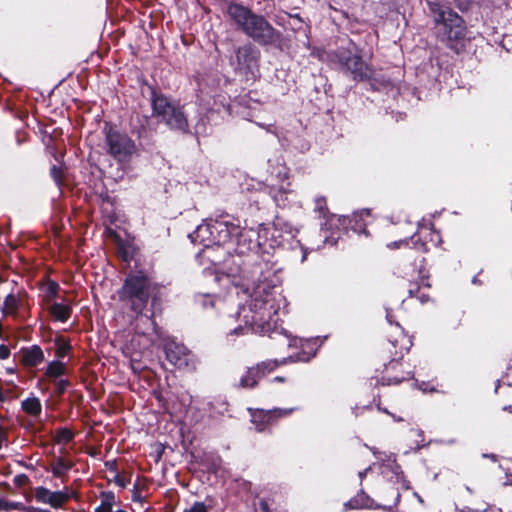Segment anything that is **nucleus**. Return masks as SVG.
Returning a JSON list of instances; mask_svg holds the SVG:
<instances>
[{
  "label": "nucleus",
  "instance_id": "obj_29",
  "mask_svg": "<svg viewBox=\"0 0 512 512\" xmlns=\"http://www.w3.org/2000/svg\"><path fill=\"white\" fill-rule=\"evenodd\" d=\"M20 503L0 499V511L18 510Z\"/></svg>",
  "mask_w": 512,
  "mask_h": 512
},
{
  "label": "nucleus",
  "instance_id": "obj_2",
  "mask_svg": "<svg viewBox=\"0 0 512 512\" xmlns=\"http://www.w3.org/2000/svg\"><path fill=\"white\" fill-rule=\"evenodd\" d=\"M153 283L142 272L130 273L126 277L123 286L118 291V297L123 307L134 312L139 322H144L146 327L141 328L136 324V334L131 340V344L140 346L141 339L144 343L140 349H146L155 341L154 336L158 335L157 325L151 316H143L142 312L148 304L153 291Z\"/></svg>",
  "mask_w": 512,
  "mask_h": 512
},
{
  "label": "nucleus",
  "instance_id": "obj_64",
  "mask_svg": "<svg viewBox=\"0 0 512 512\" xmlns=\"http://www.w3.org/2000/svg\"><path fill=\"white\" fill-rule=\"evenodd\" d=\"M112 512H127V511L122 510V509H118V510H116V511H112Z\"/></svg>",
  "mask_w": 512,
  "mask_h": 512
},
{
  "label": "nucleus",
  "instance_id": "obj_18",
  "mask_svg": "<svg viewBox=\"0 0 512 512\" xmlns=\"http://www.w3.org/2000/svg\"><path fill=\"white\" fill-rule=\"evenodd\" d=\"M49 312L55 320L65 322L70 317L71 309L67 305L54 302L50 305Z\"/></svg>",
  "mask_w": 512,
  "mask_h": 512
},
{
  "label": "nucleus",
  "instance_id": "obj_17",
  "mask_svg": "<svg viewBox=\"0 0 512 512\" xmlns=\"http://www.w3.org/2000/svg\"><path fill=\"white\" fill-rule=\"evenodd\" d=\"M286 362V358H283L282 360L268 359L258 363L254 368L259 371V377L261 380L264 376L274 371L279 365L285 364Z\"/></svg>",
  "mask_w": 512,
  "mask_h": 512
},
{
  "label": "nucleus",
  "instance_id": "obj_63",
  "mask_svg": "<svg viewBox=\"0 0 512 512\" xmlns=\"http://www.w3.org/2000/svg\"><path fill=\"white\" fill-rule=\"evenodd\" d=\"M392 417L394 418L395 421H402V418H399V417H395L392 415Z\"/></svg>",
  "mask_w": 512,
  "mask_h": 512
},
{
  "label": "nucleus",
  "instance_id": "obj_35",
  "mask_svg": "<svg viewBox=\"0 0 512 512\" xmlns=\"http://www.w3.org/2000/svg\"><path fill=\"white\" fill-rule=\"evenodd\" d=\"M55 386H56V392L58 394H62V393L65 392V390L69 386V381L65 380V379L56 380L55 381Z\"/></svg>",
  "mask_w": 512,
  "mask_h": 512
},
{
  "label": "nucleus",
  "instance_id": "obj_43",
  "mask_svg": "<svg viewBox=\"0 0 512 512\" xmlns=\"http://www.w3.org/2000/svg\"><path fill=\"white\" fill-rule=\"evenodd\" d=\"M403 243H404V241H402V240L394 241V242L388 244V247L391 249L399 248ZM405 243H407V241H405Z\"/></svg>",
  "mask_w": 512,
  "mask_h": 512
},
{
  "label": "nucleus",
  "instance_id": "obj_59",
  "mask_svg": "<svg viewBox=\"0 0 512 512\" xmlns=\"http://www.w3.org/2000/svg\"><path fill=\"white\" fill-rule=\"evenodd\" d=\"M504 410H508V411H511V412H512V406H505V407H504Z\"/></svg>",
  "mask_w": 512,
  "mask_h": 512
},
{
  "label": "nucleus",
  "instance_id": "obj_4",
  "mask_svg": "<svg viewBox=\"0 0 512 512\" xmlns=\"http://www.w3.org/2000/svg\"><path fill=\"white\" fill-rule=\"evenodd\" d=\"M151 105L153 115L170 129L183 133L188 132L189 125L183 106L170 101L167 97L156 93L154 90L151 92Z\"/></svg>",
  "mask_w": 512,
  "mask_h": 512
},
{
  "label": "nucleus",
  "instance_id": "obj_7",
  "mask_svg": "<svg viewBox=\"0 0 512 512\" xmlns=\"http://www.w3.org/2000/svg\"><path fill=\"white\" fill-rule=\"evenodd\" d=\"M105 144L107 152L118 162L127 163L136 152V144L127 134L111 127H105Z\"/></svg>",
  "mask_w": 512,
  "mask_h": 512
},
{
  "label": "nucleus",
  "instance_id": "obj_28",
  "mask_svg": "<svg viewBox=\"0 0 512 512\" xmlns=\"http://www.w3.org/2000/svg\"><path fill=\"white\" fill-rule=\"evenodd\" d=\"M257 242H258V246L255 247V248H249V238H246V241L242 242L241 244L240 243H237V245L239 246V250L241 253H244L245 250H248V251H257L259 248H260V241H259V235H258V232L256 231V236L254 238Z\"/></svg>",
  "mask_w": 512,
  "mask_h": 512
},
{
  "label": "nucleus",
  "instance_id": "obj_34",
  "mask_svg": "<svg viewBox=\"0 0 512 512\" xmlns=\"http://www.w3.org/2000/svg\"><path fill=\"white\" fill-rule=\"evenodd\" d=\"M288 16L293 20L292 29L301 30L303 28L304 22L298 14H295V15L289 14Z\"/></svg>",
  "mask_w": 512,
  "mask_h": 512
},
{
  "label": "nucleus",
  "instance_id": "obj_55",
  "mask_svg": "<svg viewBox=\"0 0 512 512\" xmlns=\"http://www.w3.org/2000/svg\"><path fill=\"white\" fill-rule=\"evenodd\" d=\"M477 511H478V510H472V509H470V508H468V507H466V508H464V509L462 510V512H477Z\"/></svg>",
  "mask_w": 512,
  "mask_h": 512
},
{
  "label": "nucleus",
  "instance_id": "obj_36",
  "mask_svg": "<svg viewBox=\"0 0 512 512\" xmlns=\"http://www.w3.org/2000/svg\"><path fill=\"white\" fill-rule=\"evenodd\" d=\"M315 208L320 213H323L326 210V200L324 197H317L315 199Z\"/></svg>",
  "mask_w": 512,
  "mask_h": 512
},
{
  "label": "nucleus",
  "instance_id": "obj_44",
  "mask_svg": "<svg viewBox=\"0 0 512 512\" xmlns=\"http://www.w3.org/2000/svg\"><path fill=\"white\" fill-rule=\"evenodd\" d=\"M57 289H58V285L55 284V283H51L50 286H49V292L51 294V296H54L57 292Z\"/></svg>",
  "mask_w": 512,
  "mask_h": 512
},
{
  "label": "nucleus",
  "instance_id": "obj_49",
  "mask_svg": "<svg viewBox=\"0 0 512 512\" xmlns=\"http://www.w3.org/2000/svg\"><path fill=\"white\" fill-rule=\"evenodd\" d=\"M301 251H302L301 262H304V261L306 260L307 250H306V249H304V248L301 246Z\"/></svg>",
  "mask_w": 512,
  "mask_h": 512
},
{
  "label": "nucleus",
  "instance_id": "obj_45",
  "mask_svg": "<svg viewBox=\"0 0 512 512\" xmlns=\"http://www.w3.org/2000/svg\"><path fill=\"white\" fill-rule=\"evenodd\" d=\"M416 297L420 300L421 303H425L428 301V295L422 293L421 295H416Z\"/></svg>",
  "mask_w": 512,
  "mask_h": 512
},
{
  "label": "nucleus",
  "instance_id": "obj_61",
  "mask_svg": "<svg viewBox=\"0 0 512 512\" xmlns=\"http://www.w3.org/2000/svg\"><path fill=\"white\" fill-rule=\"evenodd\" d=\"M5 397L4 395L2 394V392H0V402L4 401Z\"/></svg>",
  "mask_w": 512,
  "mask_h": 512
},
{
  "label": "nucleus",
  "instance_id": "obj_25",
  "mask_svg": "<svg viewBox=\"0 0 512 512\" xmlns=\"http://www.w3.org/2000/svg\"><path fill=\"white\" fill-rule=\"evenodd\" d=\"M35 499L39 503L50 505L51 491L45 487H37L35 489Z\"/></svg>",
  "mask_w": 512,
  "mask_h": 512
},
{
  "label": "nucleus",
  "instance_id": "obj_26",
  "mask_svg": "<svg viewBox=\"0 0 512 512\" xmlns=\"http://www.w3.org/2000/svg\"><path fill=\"white\" fill-rule=\"evenodd\" d=\"M275 231H283L291 238L295 237L298 233V229L293 227L290 223L282 222L281 220H277L275 223Z\"/></svg>",
  "mask_w": 512,
  "mask_h": 512
},
{
  "label": "nucleus",
  "instance_id": "obj_56",
  "mask_svg": "<svg viewBox=\"0 0 512 512\" xmlns=\"http://www.w3.org/2000/svg\"><path fill=\"white\" fill-rule=\"evenodd\" d=\"M378 410H380L386 414L392 415L387 409H382L379 405H378Z\"/></svg>",
  "mask_w": 512,
  "mask_h": 512
},
{
  "label": "nucleus",
  "instance_id": "obj_1",
  "mask_svg": "<svg viewBox=\"0 0 512 512\" xmlns=\"http://www.w3.org/2000/svg\"><path fill=\"white\" fill-rule=\"evenodd\" d=\"M212 224L215 257H220V265L213 270L214 281L230 292L235 291L236 295L241 290L249 298L240 304L237 312L240 323L229 334H270L280 308L285 305V298L277 290L282 281L278 270L267 261L245 263L242 267L239 256H229L222 261L227 254L222 246L233 238L240 244L249 238V248L257 247L256 230L241 228L239 220L235 222L227 217L212 220Z\"/></svg>",
  "mask_w": 512,
  "mask_h": 512
},
{
  "label": "nucleus",
  "instance_id": "obj_11",
  "mask_svg": "<svg viewBox=\"0 0 512 512\" xmlns=\"http://www.w3.org/2000/svg\"><path fill=\"white\" fill-rule=\"evenodd\" d=\"M338 58L340 63L351 72L355 80H364L370 77V69L359 55L340 49Z\"/></svg>",
  "mask_w": 512,
  "mask_h": 512
},
{
  "label": "nucleus",
  "instance_id": "obj_41",
  "mask_svg": "<svg viewBox=\"0 0 512 512\" xmlns=\"http://www.w3.org/2000/svg\"><path fill=\"white\" fill-rule=\"evenodd\" d=\"M7 441V434L6 431L0 427V449L3 447V445L6 444Z\"/></svg>",
  "mask_w": 512,
  "mask_h": 512
},
{
  "label": "nucleus",
  "instance_id": "obj_53",
  "mask_svg": "<svg viewBox=\"0 0 512 512\" xmlns=\"http://www.w3.org/2000/svg\"><path fill=\"white\" fill-rule=\"evenodd\" d=\"M483 457H489L491 458L493 461L496 460V456L494 454H491V455H488V454H483Z\"/></svg>",
  "mask_w": 512,
  "mask_h": 512
},
{
  "label": "nucleus",
  "instance_id": "obj_23",
  "mask_svg": "<svg viewBox=\"0 0 512 512\" xmlns=\"http://www.w3.org/2000/svg\"><path fill=\"white\" fill-rule=\"evenodd\" d=\"M72 468V463L70 461L64 460L62 458L57 459L53 466V473L57 476H62L66 472H68Z\"/></svg>",
  "mask_w": 512,
  "mask_h": 512
},
{
  "label": "nucleus",
  "instance_id": "obj_54",
  "mask_svg": "<svg viewBox=\"0 0 512 512\" xmlns=\"http://www.w3.org/2000/svg\"><path fill=\"white\" fill-rule=\"evenodd\" d=\"M273 381H277V382H283L284 381V378L283 377H280V376H277L273 379Z\"/></svg>",
  "mask_w": 512,
  "mask_h": 512
},
{
  "label": "nucleus",
  "instance_id": "obj_15",
  "mask_svg": "<svg viewBox=\"0 0 512 512\" xmlns=\"http://www.w3.org/2000/svg\"><path fill=\"white\" fill-rule=\"evenodd\" d=\"M21 354L22 361L27 366H36L41 363L44 358L43 351L37 345L22 349Z\"/></svg>",
  "mask_w": 512,
  "mask_h": 512
},
{
  "label": "nucleus",
  "instance_id": "obj_58",
  "mask_svg": "<svg viewBox=\"0 0 512 512\" xmlns=\"http://www.w3.org/2000/svg\"><path fill=\"white\" fill-rule=\"evenodd\" d=\"M386 318L389 321V323H392L391 316H390V314L388 312L386 314Z\"/></svg>",
  "mask_w": 512,
  "mask_h": 512
},
{
  "label": "nucleus",
  "instance_id": "obj_24",
  "mask_svg": "<svg viewBox=\"0 0 512 512\" xmlns=\"http://www.w3.org/2000/svg\"><path fill=\"white\" fill-rule=\"evenodd\" d=\"M388 472L392 473L393 476L391 478L395 477L396 479H398L400 474L402 473L400 470V466L395 463V459H389L387 464H383L382 474L384 476H387Z\"/></svg>",
  "mask_w": 512,
  "mask_h": 512
},
{
  "label": "nucleus",
  "instance_id": "obj_40",
  "mask_svg": "<svg viewBox=\"0 0 512 512\" xmlns=\"http://www.w3.org/2000/svg\"><path fill=\"white\" fill-rule=\"evenodd\" d=\"M69 349V345L65 342H63L61 345H59V348H58V351H57V354L59 357H63L66 352L68 351Z\"/></svg>",
  "mask_w": 512,
  "mask_h": 512
},
{
  "label": "nucleus",
  "instance_id": "obj_3",
  "mask_svg": "<svg viewBox=\"0 0 512 512\" xmlns=\"http://www.w3.org/2000/svg\"><path fill=\"white\" fill-rule=\"evenodd\" d=\"M228 14L239 29L259 44H270L278 37L276 30L262 15L253 13L247 7L231 4Z\"/></svg>",
  "mask_w": 512,
  "mask_h": 512
},
{
  "label": "nucleus",
  "instance_id": "obj_62",
  "mask_svg": "<svg viewBox=\"0 0 512 512\" xmlns=\"http://www.w3.org/2000/svg\"><path fill=\"white\" fill-rule=\"evenodd\" d=\"M315 248L319 249V248H320V245H312V246H311V250H313V249H315Z\"/></svg>",
  "mask_w": 512,
  "mask_h": 512
},
{
  "label": "nucleus",
  "instance_id": "obj_42",
  "mask_svg": "<svg viewBox=\"0 0 512 512\" xmlns=\"http://www.w3.org/2000/svg\"><path fill=\"white\" fill-rule=\"evenodd\" d=\"M337 241H338V237L334 238L332 235L331 236L325 235L324 240H323L324 243L327 242V243H330L331 245L337 244Z\"/></svg>",
  "mask_w": 512,
  "mask_h": 512
},
{
  "label": "nucleus",
  "instance_id": "obj_13",
  "mask_svg": "<svg viewBox=\"0 0 512 512\" xmlns=\"http://www.w3.org/2000/svg\"><path fill=\"white\" fill-rule=\"evenodd\" d=\"M369 215V209H362L361 211L355 212L351 218L348 216L332 215L327 219L322 230L327 231L340 227L347 229L348 225H350L355 232H360L361 230L365 232V228L362 229L360 221H362L365 216Z\"/></svg>",
  "mask_w": 512,
  "mask_h": 512
},
{
  "label": "nucleus",
  "instance_id": "obj_21",
  "mask_svg": "<svg viewBox=\"0 0 512 512\" xmlns=\"http://www.w3.org/2000/svg\"><path fill=\"white\" fill-rule=\"evenodd\" d=\"M70 498V495L67 490L64 491H51V500L50 506L53 508L61 507L65 502H67Z\"/></svg>",
  "mask_w": 512,
  "mask_h": 512
},
{
  "label": "nucleus",
  "instance_id": "obj_8",
  "mask_svg": "<svg viewBox=\"0 0 512 512\" xmlns=\"http://www.w3.org/2000/svg\"><path fill=\"white\" fill-rule=\"evenodd\" d=\"M258 51L250 44L239 47L235 56L231 57L230 65L234 71L247 79L255 76L258 67Z\"/></svg>",
  "mask_w": 512,
  "mask_h": 512
},
{
  "label": "nucleus",
  "instance_id": "obj_22",
  "mask_svg": "<svg viewBox=\"0 0 512 512\" xmlns=\"http://www.w3.org/2000/svg\"><path fill=\"white\" fill-rule=\"evenodd\" d=\"M65 373V366L60 361H52L48 367L46 374L49 377L57 378Z\"/></svg>",
  "mask_w": 512,
  "mask_h": 512
},
{
  "label": "nucleus",
  "instance_id": "obj_51",
  "mask_svg": "<svg viewBox=\"0 0 512 512\" xmlns=\"http://www.w3.org/2000/svg\"><path fill=\"white\" fill-rule=\"evenodd\" d=\"M400 501V494L397 492L396 493V496H395V502H394V505H397Z\"/></svg>",
  "mask_w": 512,
  "mask_h": 512
},
{
  "label": "nucleus",
  "instance_id": "obj_33",
  "mask_svg": "<svg viewBox=\"0 0 512 512\" xmlns=\"http://www.w3.org/2000/svg\"><path fill=\"white\" fill-rule=\"evenodd\" d=\"M13 483L17 486V487H23L25 486L26 484L29 483V477L26 475V474H17L14 479H13Z\"/></svg>",
  "mask_w": 512,
  "mask_h": 512
},
{
  "label": "nucleus",
  "instance_id": "obj_47",
  "mask_svg": "<svg viewBox=\"0 0 512 512\" xmlns=\"http://www.w3.org/2000/svg\"><path fill=\"white\" fill-rule=\"evenodd\" d=\"M370 469H371V467H368V468L364 469L363 471H360L359 472V478L362 480L366 476V474L368 473V471Z\"/></svg>",
  "mask_w": 512,
  "mask_h": 512
},
{
  "label": "nucleus",
  "instance_id": "obj_6",
  "mask_svg": "<svg viewBox=\"0 0 512 512\" xmlns=\"http://www.w3.org/2000/svg\"><path fill=\"white\" fill-rule=\"evenodd\" d=\"M213 231L211 219L198 225L195 231L188 235L192 242L204 246L203 250L197 254L196 258L199 264L204 266V272L210 274H213L215 266L220 265V257H215Z\"/></svg>",
  "mask_w": 512,
  "mask_h": 512
},
{
  "label": "nucleus",
  "instance_id": "obj_38",
  "mask_svg": "<svg viewBox=\"0 0 512 512\" xmlns=\"http://www.w3.org/2000/svg\"><path fill=\"white\" fill-rule=\"evenodd\" d=\"M114 482H115L116 485H118L121 488H125L126 485H127L126 479L124 477L120 476V475H116L115 476Z\"/></svg>",
  "mask_w": 512,
  "mask_h": 512
},
{
  "label": "nucleus",
  "instance_id": "obj_27",
  "mask_svg": "<svg viewBox=\"0 0 512 512\" xmlns=\"http://www.w3.org/2000/svg\"><path fill=\"white\" fill-rule=\"evenodd\" d=\"M114 499V494L111 493L102 501V504L95 509V512H112Z\"/></svg>",
  "mask_w": 512,
  "mask_h": 512
},
{
  "label": "nucleus",
  "instance_id": "obj_37",
  "mask_svg": "<svg viewBox=\"0 0 512 512\" xmlns=\"http://www.w3.org/2000/svg\"><path fill=\"white\" fill-rule=\"evenodd\" d=\"M404 378H382V385L399 384Z\"/></svg>",
  "mask_w": 512,
  "mask_h": 512
},
{
  "label": "nucleus",
  "instance_id": "obj_48",
  "mask_svg": "<svg viewBox=\"0 0 512 512\" xmlns=\"http://www.w3.org/2000/svg\"><path fill=\"white\" fill-rule=\"evenodd\" d=\"M132 500L134 502H140L141 501V496L139 495L138 492H134V494L132 495Z\"/></svg>",
  "mask_w": 512,
  "mask_h": 512
},
{
  "label": "nucleus",
  "instance_id": "obj_60",
  "mask_svg": "<svg viewBox=\"0 0 512 512\" xmlns=\"http://www.w3.org/2000/svg\"><path fill=\"white\" fill-rule=\"evenodd\" d=\"M409 295H410V297H414V290L413 289L409 290Z\"/></svg>",
  "mask_w": 512,
  "mask_h": 512
},
{
  "label": "nucleus",
  "instance_id": "obj_16",
  "mask_svg": "<svg viewBox=\"0 0 512 512\" xmlns=\"http://www.w3.org/2000/svg\"><path fill=\"white\" fill-rule=\"evenodd\" d=\"M259 381V371H257L254 367H250L247 369L246 373L241 376L238 384H236V387L251 389L254 388Z\"/></svg>",
  "mask_w": 512,
  "mask_h": 512
},
{
  "label": "nucleus",
  "instance_id": "obj_9",
  "mask_svg": "<svg viewBox=\"0 0 512 512\" xmlns=\"http://www.w3.org/2000/svg\"><path fill=\"white\" fill-rule=\"evenodd\" d=\"M272 183L270 193L277 206L286 207L289 203L290 196L293 191L290 189V182L286 181L288 178V168L280 164L272 172Z\"/></svg>",
  "mask_w": 512,
  "mask_h": 512
},
{
  "label": "nucleus",
  "instance_id": "obj_19",
  "mask_svg": "<svg viewBox=\"0 0 512 512\" xmlns=\"http://www.w3.org/2000/svg\"><path fill=\"white\" fill-rule=\"evenodd\" d=\"M19 304H20V301L16 295H14L13 293L8 294L5 297V299L3 301V305L1 307V311H2L3 315L4 316L16 315L17 310L19 308Z\"/></svg>",
  "mask_w": 512,
  "mask_h": 512
},
{
  "label": "nucleus",
  "instance_id": "obj_10",
  "mask_svg": "<svg viewBox=\"0 0 512 512\" xmlns=\"http://www.w3.org/2000/svg\"><path fill=\"white\" fill-rule=\"evenodd\" d=\"M167 360L174 366L182 368H194L193 354L181 343L169 341L164 347Z\"/></svg>",
  "mask_w": 512,
  "mask_h": 512
},
{
  "label": "nucleus",
  "instance_id": "obj_12",
  "mask_svg": "<svg viewBox=\"0 0 512 512\" xmlns=\"http://www.w3.org/2000/svg\"><path fill=\"white\" fill-rule=\"evenodd\" d=\"M293 411V408H274L269 410L249 408L251 422L255 425V429L258 432H263L267 425L271 424L276 419L290 415Z\"/></svg>",
  "mask_w": 512,
  "mask_h": 512
},
{
  "label": "nucleus",
  "instance_id": "obj_5",
  "mask_svg": "<svg viewBox=\"0 0 512 512\" xmlns=\"http://www.w3.org/2000/svg\"><path fill=\"white\" fill-rule=\"evenodd\" d=\"M429 7L437 24L438 37L442 42L449 45L450 42L464 37L463 21L455 11L436 2H429Z\"/></svg>",
  "mask_w": 512,
  "mask_h": 512
},
{
  "label": "nucleus",
  "instance_id": "obj_31",
  "mask_svg": "<svg viewBox=\"0 0 512 512\" xmlns=\"http://www.w3.org/2000/svg\"><path fill=\"white\" fill-rule=\"evenodd\" d=\"M184 512H208V508L203 502H194L191 507Z\"/></svg>",
  "mask_w": 512,
  "mask_h": 512
},
{
  "label": "nucleus",
  "instance_id": "obj_30",
  "mask_svg": "<svg viewBox=\"0 0 512 512\" xmlns=\"http://www.w3.org/2000/svg\"><path fill=\"white\" fill-rule=\"evenodd\" d=\"M51 176L58 187L62 184V171L57 166L51 168Z\"/></svg>",
  "mask_w": 512,
  "mask_h": 512
},
{
  "label": "nucleus",
  "instance_id": "obj_46",
  "mask_svg": "<svg viewBox=\"0 0 512 512\" xmlns=\"http://www.w3.org/2000/svg\"><path fill=\"white\" fill-rule=\"evenodd\" d=\"M401 341L404 342L405 344H408L405 346V349L406 350H409V347L411 345V342L409 339H407V337L405 335H402V338H401Z\"/></svg>",
  "mask_w": 512,
  "mask_h": 512
},
{
  "label": "nucleus",
  "instance_id": "obj_52",
  "mask_svg": "<svg viewBox=\"0 0 512 512\" xmlns=\"http://www.w3.org/2000/svg\"><path fill=\"white\" fill-rule=\"evenodd\" d=\"M122 256H123L125 261H127L129 259V254L126 251H123Z\"/></svg>",
  "mask_w": 512,
  "mask_h": 512
},
{
  "label": "nucleus",
  "instance_id": "obj_32",
  "mask_svg": "<svg viewBox=\"0 0 512 512\" xmlns=\"http://www.w3.org/2000/svg\"><path fill=\"white\" fill-rule=\"evenodd\" d=\"M58 439L59 441L68 443L73 439V433L68 429H61L58 432Z\"/></svg>",
  "mask_w": 512,
  "mask_h": 512
},
{
  "label": "nucleus",
  "instance_id": "obj_20",
  "mask_svg": "<svg viewBox=\"0 0 512 512\" xmlns=\"http://www.w3.org/2000/svg\"><path fill=\"white\" fill-rule=\"evenodd\" d=\"M22 409L32 416H37L41 412L40 400L36 397L27 398L22 401Z\"/></svg>",
  "mask_w": 512,
  "mask_h": 512
},
{
  "label": "nucleus",
  "instance_id": "obj_57",
  "mask_svg": "<svg viewBox=\"0 0 512 512\" xmlns=\"http://www.w3.org/2000/svg\"><path fill=\"white\" fill-rule=\"evenodd\" d=\"M296 342H297V339H294V340H293V343H292V341H289V344H288V345H289V346H296V345H297V343H296Z\"/></svg>",
  "mask_w": 512,
  "mask_h": 512
},
{
  "label": "nucleus",
  "instance_id": "obj_39",
  "mask_svg": "<svg viewBox=\"0 0 512 512\" xmlns=\"http://www.w3.org/2000/svg\"><path fill=\"white\" fill-rule=\"evenodd\" d=\"M10 355V350L5 345H0V359H7Z\"/></svg>",
  "mask_w": 512,
  "mask_h": 512
},
{
  "label": "nucleus",
  "instance_id": "obj_50",
  "mask_svg": "<svg viewBox=\"0 0 512 512\" xmlns=\"http://www.w3.org/2000/svg\"><path fill=\"white\" fill-rule=\"evenodd\" d=\"M203 300H205L206 298H208L210 300V305L211 306H214L215 305V301L212 299V297L210 295H206V296H202Z\"/></svg>",
  "mask_w": 512,
  "mask_h": 512
},
{
  "label": "nucleus",
  "instance_id": "obj_14",
  "mask_svg": "<svg viewBox=\"0 0 512 512\" xmlns=\"http://www.w3.org/2000/svg\"><path fill=\"white\" fill-rule=\"evenodd\" d=\"M346 510L348 509H383L388 512H392V506H381L375 503V501L370 498L363 491L357 494L354 498L350 499L344 504Z\"/></svg>",
  "mask_w": 512,
  "mask_h": 512
}]
</instances>
